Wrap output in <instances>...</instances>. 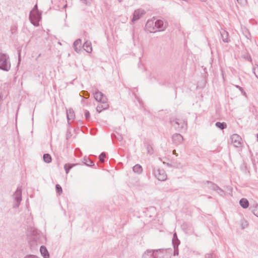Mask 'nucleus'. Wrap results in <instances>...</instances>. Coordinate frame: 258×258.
I'll use <instances>...</instances> for the list:
<instances>
[{
	"label": "nucleus",
	"mask_w": 258,
	"mask_h": 258,
	"mask_svg": "<svg viewBox=\"0 0 258 258\" xmlns=\"http://www.w3.org/2000/svg\"><path fill=\"white\" fill-rule=\"evenodd\" d=\"M106 157V154L104 152H102L100 154L99 156V160L101 162L103 163L104 162V159Z\"/></svg>",
	"instance_id": "31"
},
{
	"label": "nucleus",
	"mask_w": 258,
	"mask_h": 258,
	"mask_svg": "<svg viewBox=\"0 0 258 258\" xmlns=\"http://www.w3.org/2000/svg\"><path fill=\"white\" fill-rule=\"evenodd\" d=\"M155 29L157 30V31H164L166 27V23L163 22V21L161 20H157L155 22Z\"/></svg>",
	"instance_id": "10"
},
{
	"label": "nucleus",
	"mask_w": 258,
	"mask_h": 258,
	"mask_svg": "<svg viewBox=\"0 0 258 258\" xmlns=\"http://www.w3.org/2000/svg\"><path fill=\"white\" fill-rule=\"evenodd\" d=\"M75 50L77 53H80L82 51L81 48V39H78L76 40L73 44Z\"/></svg>",
	"instance_id": "14"
},
{
	"label": "nucleus",
	"mask_w": 258,
	"mask_h": 258,
	"mask_svg": "<svg viewBox=\"0 0 258 258\" xmlns=\"http://www.w3.org/2000/svg\"><path fill=\"white\" fill-rule=\"evenodd\" d=\"M23 258H40L36 255L28 254L25 256Z\"/></svg>",
	"instance_id": "36"
},
{
	"label": "nucleus",
	"mask_w": 258,
	"mask_h": 258,
	"mask_svg": "<svg viewBox=\"0 0 258 258\" xmlns=\"http://www.w3.org/2000/svg\"><path fill=\"white\" fill-rule=\"evenodd\" d=\"M2 99V98H1V96H0V101Z\"/></svg>",
	"instance_id": "54"
},
{
	"label": "nucleus",
	"mask_w": 258,
	"mask_h": 258,
	"mask_svg": "<svg viewBox=\"0 0 258 258\" xmlns=\"http://www.w3.org/2000/svg\"><path fill=\"white\" fill-rule=\"evenodd\" d=\"M94 96L96 101L98 102H99L100 103L103 102V100H104V98L105 99V101L107 100V99L102 92H100L99 91L97 90L94 93Z\"/></svg>",
	"instance_id": "11"
},
{
	"label": "nucleus",
	"mask_w": 258,
	"mask_h": 258,
	"mask_svg": "<svg viewBox=\"0 0 258 258\" xmlns=\"http://www.w3.org/2000/svg\"><path fill=\"white\" fill-rule=\"evenodd\" d=\"M167 165L169 167H171V165L169 164V163H167Z\"/></svg>",
	"instance_id": "48"
},
{
	"label": "nucleus",
	"mask_w": 258,
	"mask_h": 258,
	"mask_svg": "<svg viewBox=\"0 0 258 258\" xmlns=\"http://www.w3.org/2000/svg\"><path fill=\"white\" fill-rule=\"evenodd\" d=\"M252 71L255 77L258 79V66L257 65L254 67L252 69Z\"/></svg>",
	"instance_id": "33"
},
{
	"label": "nucleus",
	"mask_w": 258,
	"mask_h": 258,
	"mask_svg": "<svg viewBox=\"0 0 258 258\" xmlns=\"http://www.w3.org/2000/svg\"><path fill=\"white\" fill-rule=\"evenodd\" d=\"M201 2H206V0H200Z\"/></svg>",
	"instance_id": "50"
},
{
	"label": "nucleus",
	"mask_w": 258,
	"mask_h": 258,
	"mask_svg": "<svg viewBox=\"0 0 258 258\" xmlns=\"http://www.w3.org/2000/svg\"><path fill=\"white\" fill-rule=\"evenodd\" d=\"M82 92L83 93V94L84 95H88V96H89V94H88V93L87 91H83Z\"/></svg>",
	"instance_id": "45"
},
{
	"label": "nucleus",
	"mask_w": 258,
	"mask_h": 258,
	"mask_svg": "<svg viewBox=\"0 0 258 258\" xmlns=\"http://www.w3.org/2000/svg\"><path fill=\"white\" fill-rule=\"evenodd\" d=\"M55 189H56V192L59 195H60L62 194V189L61 186L59 184H56Z\"/></svg>",
	"instance_id": "28"
},
{
	"label": "nucleus",
	"mask_w": 258,
	"mask_h": 258,
	"mask_svg": "<svg viewBox=\"0 0 258 258\" xmlns=\"http://www.w3.org/2000/svg\"><path fill=\"white\" fill-rule=\"evenodd\" d=\"M80 2L83 3L86 5H90V3L87 1V0H80Z\"/></svg>",
	"instance_id": "41"
},
{
	"label": "nucleus",
	"mask_w": 258,
	"mask_h": 258,
	"mask_svg": "<svg viewBox=\"0 0 258 258\" xmlns=\"http://www.w3.org/2000/svg\"><path fill=\"white\" fill-rule=\"evenodd\" d=\"M242 32L243 34L247 39H250L251 34L249 33L248 30L246 27H243L242 28Z\"/></svg>",
	"instance_id": "23"
},
{
	"label": "nucleus",
	"mask_w": 258,
	"mask_h": 258,
	"mask_svg": "<svg viewBox=\"0 0 258 258\" xmlns=\"http://www.w3.org/2000/svg\"><path fill=\"white\" fill-rule=\"evenodd\" d=\"M175 152H176L175 150H173V153L174 154L175 153Z\"/></svg>",
	"instance_id": "51"
},
{
	"label": "nucleus",
	"mask_w": 258,
	"mask_h": 258,
	"mask_svg": "<svg viewBox=\"0 0 258 258\" xmlns=\"http://www.w3.org/2000/svg\"><path fill=\"white\" fill-rule=\"evenodd\" d=\"M147 150L148 153L149 154L152 155V154H153V152H154L153 149L151 146L148 145L147 146Z\"/></svg>",
	"instance_id": "34"
},
{
	"label": "nucleus",
	"mask_w": 258,
	"mask_h": 258,
	"mask_svg": "<svg viewBox=\"0 0 258 258\" xmlns=\"http://www.w3.org/2000/svg\"><path fill=\"white\" fill-rule=\"evenodd\" d=\"M145 13L146 12L141 9H139L135 10L133 13L132 22L133 23H135L139 20L143 15H144Z\"/></svg>",
	"instance_id": "8"
},
{
	"label": "nucleus",
	"mask_w": 258,
	"mask_h": 258,
	"mask_svg": "<svg viewBox=\"0 0 258 258\" xmlns=\"http://www.w3.org/2000/svg\"><path fill=\"white\" fill-rule=\"evenodd\" d=\"M113 136H114L115 139L116 140H117L118 141H121L123 139L122 136L121 135H120L119 133H117L116 134H114L113 135H112V138L113 137Z\"/></svg>",
	"instance_id": "30"
},
{
	"label": "nucleus",
	"mask_w": 258,
	"mask_h": 258,
	"mask_svg": "<svg viewBox=\"0 0 258 258\" xmlns=\"http://www.w3.org/2000/svg\"><path fill=\"white\" fill-rule=\"evenodd\" d=\"M123 0H118V2L119 3H121L123 1Z\"/></svg>",
	"instance_id": "47"
},
{
	"label": "nucleus",
	"mask_w": 258,
	"mask_h": 258,
	"mask_svg": "<svg viewBox=\"0 0 258 258\" xmlns=\"http://www.w3.org/2000/svg\"><path fill=\"white\" fill-rule=\"evenodd\" d=\"M133 170L135 173L137 174H141L143 171V168L140 164H136L133 167Z\"/></svg>",
	"instance_id": "21"
},
{
	"label": "nucleus",
	"mask_w": 258,
	"mask_h": 258,
	"mask_svg": "<svg viewBox=\"0 0 258 258\" xmlns=\"http://www.w3.org/2000/svg\"><path fill=\"white\" fill-rule=\"evenodd\" d=\"M237 1L240 4H244L246 3V0H237Z\"/></svg>",
	"instance_id": "42"
},
{
	"label": "nucleus",
	"mask_w": 258,
	"mask_h": 258,
	"mask_svg": "<svg viewBox=\"0 0 258 258\" xmlns=\"http://www.w3.org/2000/svg\"><path fill=\"white\" fill-rule=\"evenodd\" d=\"M215 125L218 128L223 130L227 127V124L225 122H217Z\"/></svg>",
	"instance_id": "27"
},
{
	"label": "nucleus",
	"mask_w": 258,
	"mask_h": 258,
	"mask_svg": "<svg viewBox=\"0 0 258 258\" xmlns=\"http://www.w3.org/2000/svg\"><path fill=\"white\" fill-rule=\"evenodd\" d=\"M153 174L160 181H165L167 179V175L165 171L162 169H154Z\"/></svg>",
	"instance_id": "5"
},
{
	"label": "nucleus",
	"mask_w": 258,
	"mask_h": 258,
	"mask_svg": "<svg viewBox=\"0 0 258 258\" xmlns=\"http://www.w3.org/2000/svg\"><path fill=\"white\" fill-rule=\"evenodd\" d=\"M240 169L245 174L249 173V171L247 168V164L245 161H243L240 165Z\"/></svg>",
	"instance_id": "19"
},
{
	"label": "nucleus",
	"mask_w": 258,
	"mask_h": 258,
	"mask_svg": "<svg viewBox=\"0 0 258 258\" xmlns=\"http://www.w3.org/2000/svg\"><path fill=\"white\" fill-rule=\"evenodd\" d=\"M41 19V13L39 12H36V13L30 12L29 15V19L32 24L34 26H38L39 22Z\"/></svg>",
	"instance_id": "4"
},
{
	"label": "nucleus",
	"mask_w": 258,
	"mask_h": 258,
	"mask_svg": "<svg viewBox=\"0 0 258 258\" xmlns=\"http://www.w3.org/2000/svg\"><path fill=\"white\" fill-rule=\"evenodd\" d=\"M174 248V252L173 255L174 256L178 255V247H173Z\"/></svg>",
	"instance_id": "40"
},
{
	"label": "nucleus",
	"mask_w": 258,
	"mask_h": 258,
	"mask_svg": "<svg viewBox=\"0 0 258 258\" xmlns=\"http://www.w3.org/2000/svg\"><path fill=\"white\" fill-rule=\"evenodd\" d=\"M177 239H178L177 234H176V233H174L173 234L172 240H176Z\"/></svg>",
	"instance_id": "43"
},
{
	"label": "nucleus",
	"mask_w": 258,
	"mask_h": 258,
	"mask_svg": "<svg viewBox=\"0 0 258 258\" xmlns=\"http://www.w3.org/2000/svg\"><path fill=\"white\" fill-rule=\"evenodd\" d=\"M43 161L47 163H50L52 160L50 155L48 153L44 154L43 156Z\"/></svg>",
	"instance_id": "26"
},
{
	"label": "nucleus",
	"mask_w": 258,
	"mask_h": 258,
	"mask_svg": "<svg viewBox=\"0 0 258 258\" xmlns=\"http://www.w3.org/2000/svg\"><path fill=\"white\" fill-rule=\"evenodd\" d=\"M173 143L176 145L180 144L183 140V137L179 134H175L172 137Z\"/></svg>",
	"instance_id": "13"
},
{
	"label": "nucleus",
	"mask_w": 258,
	"mask_h": 258,
	"mask_svg": "<svg viewBox=\"0 0 258 258\" xmlns=\"http://www.w3.org/2000/svg\"><path fill=\"white\" fill-rule=\"evenodd\" d=\"M180 241L178 239H177L176 240H172V244L173 247H178Z\"/></svg>",
	"instance_id": "32"
},
{
	"label": "nucleus",
	"mask_w": 258,
	"mask_h": 258,
	"mask_svg": "<svg viewBox=\"0 0 258 258\" xmlns=\"http://www.w3.org/2000/svg\"><path fill=\"white\" fill-rule=\"evenodd\" d=\"M19 61H20V52H19Z\"/></svg>",
	"instance_id": "46"
},
{
	"label": "nucleus",
	"mask_w": 258,
	"mask_h": 258,
	"mask_svg": "<svg viewBox=\"0 0 258 258\" xmlns=\"http://www.w3.org/2000/svg\"><path fill=\"white\" fill-rule=\"evenodd\" d=\"M170 121L172 125L177 129H183L184 128V126H186L187 125L186 121L177 118L175 120L170 119Z\"/></svg>",
	"instance_id": "6"
},
{
	"label": "nucleus",
	"mask_w": 258,
	"mask_h": 258,
	"mask_svg": "<svg viewBox=\"0 0 258 258\" xmlns=\"http://www.w3.org/2000/svg\"><path fill=\"white\" fill-rule=\"evenodd\" d=\"M22 192L21 186H18L13 195L14 199L13 208H17L19 207L22 201Z\"/></svg>",
	"instance_id": "3"
},
{
	"label": "nucleus",
	"mask_w": 258,
	"mask_h": 258,
	"mask_svg": "<svg viewBox=\"0 0 258 258\" xmlns=\"http://www.w3.org/2000/svg\"><path fill=\"white\" fill-rule=\"evenodd\" d=\"M243 225H245V224H242V227H243V228H244Z\"/></svg>",
	"instance_id": "53"
},
{
	"label": "nucleus",
	"mask_w": 258,
	"mask_h": 258,
	"mask_svg": "<svg viewBox=\"0 0 258 258\" xmlns=\"http://www.w3.org/2000/svg\"><path fill=\"white\" fill-rule=\"evenodd\" d=\"M165 250L163 249L147 250L143 255V258H164L162 254Z\"/></svg>",
	"instance_id": "2"
},
{
	"label": "nucleus",
	"mask_w": 258,
	"mask_h": 258,
	"mask_svg": "<svg viewBox=\"0 0 258 258\" xmlns=\"http://www.w3.org/2000/svg\"><path fill=\"white\" fill-rule=\"evenodd\" d=\"M208 183L209 184H210V187L214 190H217V189H218L219 186H218L217 184L210 181H208Z\"/></svg>",
	"instance_id": "29"
},
{
	"label": "nucleus",
	"mask_w": 258,
	"mask_h": 258,
	"mask_svg": "<svg viewBox=\"0 0 258 258\" xmlns=\"http://www.w3.org/2000/svg\"><path fill=\"white\" fill-rule=\"evenodd\" d=\"M85 116L87 120H88L90 118V112L88 110H85Z\"/></svg>",
	"instance_id": "37"
},
{
	"label": "nucleus",
	"mask_w": 258,
	"mask_h": 258,
	"mask_svg": "<svg viewBox=\"0 0 258 258\" xmlns=\"http://www.w3.org/2000/svg\"><path fill=\"white\" fill-rule=\"evenodd\" d=\"M235 87L238 88L244 95H246V93L242 87L238 85H236Z\"/></svg>",
	"instance_id": "38"
},
{
	"label": "nucleus",
	"mask_w": 258,
	"mask_h": 258,
	"mask_svg": "<svg viewBox=\"0 0 258 258\" xmlns=\"http://www.w3.org/2000/svg\"><path fill=\"white\" fill-rule=\"evenodd\" d=\"M40 251L43 258H48L49 257V252L45 246L43 245L41 246Z\"/></svg>",
	"instance_id": "15"
},
{
	"label": "nucleus",
	"mask_w": 258,
	"mask_h": 258,
	"mask_svg": "<svg viewBox=\"0 0 258 258\" xmlns=\"http://www.w3.org/2000/svg\"><path fill=\"white\" fill-rule=\"evenodd\" d=\"M251 212L256 217H258V205L256 204L250 207Z\"/></svg>",
	"instance_id": "25"
},
{
	"label": "nucleus",
	"mask_w": 258,
	"mask_h": 258,
	"mask_svg": "<svg viewBox=\"0 0 258 258\" xmlns=\"http://www.w3.org/2000/svg\"><path fill=\"white\" fill-rule=\"evenodd\" d=\"M67 119L68 122L71 119H73L75 118V114L74 110L72 109H69L67 112Z\"/></svg>",
	"instance_id": "16"
},
{
	"label": "nucleus",
	"mask_w": 258,
	"mask_h": 258,
	"mask_svg": "<svg viewBox=\"0 0 258 258\" xmlns=\"http://www.w3.org/2000/svg\"><path fill=\"white\" fill-rule=\"evenodd\" d=\"M243 225H245V224H242V227H243V228H244Z\"/></svg>",
	"instance_id": "52"
},
{
	"label": "nucleus",
	"mask_w": 258,
	"mask_h": 258,
	"mask_svg": "<svg viewBox=\"0 0 258 258\" xmlns=\"http://www.w3.org/2000/svg\"><path fill=\"white\" fill-rule=\"evenodd\" d=\"M221 38L224 42H228V33L225 30H222L220 32Z\"/></svg>",
	"instance_id": "17"
},
{
	"label": "nucleus",
	"mask_w": 258,
	"mask_h": 258,
	"mask_svg": "<svg viewBox=\"0 0 258 258\" xmlns=\"http://www.w3.org/2000/svg\"><path fill=\"white\" fill-rule=\"evenodd\" d=\"M239 204L243 209H246L249 206V202L245 198H242L239 201Z\"/></svg>",
	"instance_id": "18"
},
{
	"label": "nucleus",
	"mask_w": 258,
	"mask_h": 258,
	"mask_svg": "<svg viewBox=\"0 0 258 258\" xmlns=\"http://www.w3.org/2000/svg\"><path fill=\"white\" fill-rule=\"evenodd\" d=\"M256 137H257V142H258V134H256Z\"/></svg>",
	"instance_id": "49"
},
{
	"label": "nucleus",
	"mask_w": 258,
	"mask_h": 258,
	"mask_svg": "<svg viewBox=\"0 0 258 258\" xmlns=\"http://www.w3.org/2000/svg\"><path fill=\"white\" fill-rule=\"evenodd\" d=\"M84 49L87 52L89 53L92 51V46L90 42L86 41L83 45Z\"/></svg>",
	"instance_id": "20"
},
{
	"label": "nucleus",
	"mask_w": 258,
	"mask_h": 258,
	"mask_svg": "<svg viewBox=\"0 0 258 258\" xmlns=\"http://www.w3.org/2000/svg\"><path fill=\"white\" fill-rule=\"evenodd\" d=\"M83 163L88 166H93L94 165V162L86 157L84 158Z\"/></svg>",
	"instance_id": "22"
},
{
	"label": "nucleus",
	"mask_w": 258,
	"mask_h": 258,
	"mask_svg": "<svg viewBox=\"0 0 258 258\" xmlns=\"http://www.w3.org/2000/svg\"><path fill=\"white\" fill-rule=\"evenodd\" d=\"M218 194H219L220 196H223L225 195V192L220 187H219L218 188V189H217V190H216Z\"/></svg>",
	"instance_id": "35"
},
{
	"label": "nucleus",
	"mask_w": 258,
	"mask_h": 258,
	"mask_svg": "<svg viewBox=\"0 0 258 258\" xmlns=\"http://www.w3.org/2000/svg\"><path fill=\"white\" fill-rule=\"evenodd\" d=\"M77 165L78 164H66L64 166V168L66 173L68 174L71 169Z\"/></svg>",
	"instance_id": "24"
},
{
	"label": "nucleus",
	"mask_w": 258,
	"mask_h": 258,
	"mask_svg": "<svg viewBox=\"0 0 258 258\" xmlns=\"http://www.w3.org/2000/svg\"><path fill=\"white\" fill-rule=\"evenodd\" d=\"M109 105L107 103V101H105V99L104 98L103 102L100 103L96 107V110L98 112H101L102 110L106 109L108 108Z\"/></svg>",
	"instance_id": "12"
},
{
	"label": "nucleus",
	"mask_w": 258,
	"mask_h": 258,
	"mask_svg": "<svg viewBox=\"0 0 258 258\" xmlns=\"http://www.w3.org/2000/svg\"><path fill=\"white\" fill-rule=\"evenodd\" d=\"M206 258H213V255L211 254H207L205 256Z\"/></svg>",
	"instance_id": "44"
},
{
	"label": "nucleus",
	"mask_w": 258,
	"mask_h": 258,
	"mask_svg": "<svg viewBox=\"0 0 258 258\" xmlns=\"http://www.w3.org/2000/svg\"><path fill=\"white\" fill-rule=\"evenodd\" d=\"M11 66L9 56L0 52V69L8 72L10 70Z\"/></svg>",
	"instance_id": "1"
},
{
	"label": "nucleus",
	"mask_w": 258,
	"mask_h": 258,
	"mask_svg": "<svg viewBox=\"0 0 258 258\" xmlns=\"http://www.w3.org/2000/svg\"><path fill=\"white\" fill-rule=\"evenodd\" d=\"M39 11L38 10V7H37V5H35L33 8V9H32V10H31L30 11V12H32V13H36V12H38Z\"/></svg>",
	"instance_id": "39"
},
{
	"label": "nucleus",
	"mask_w": 258,
	"mask_h": 258,
	"mask_svg": "<svg viewBox=\"0 0 258 258\" xmlns=\"http://www.w3.org/2000/svg\"><path fill=\"white\" fill-rule=\"evenodd\" d=\"M231 144L235 147H239L242 145V139L237 134H233L230 137Z\"/></svg>",
	"instance_id": "7"
},
{
	"label": "nucleus",
	"mask_w": 258,
	"mask_h": 258,
	"mask_svg": "<svg viewBox=\"0 0 258 258\" xmlns=\"http://www.w3.org/2000/svg\"><path fill=\"white\" fill-rule=\"evenodd\" d=\"M145 30L149 33H154L157 31L155 29V21L153 20H149L145 25Z\"/></svg>",
	"instance_id": "9"
}]
</instances>
